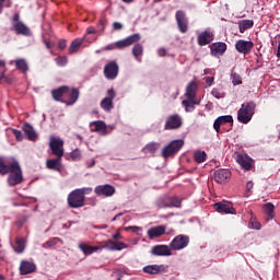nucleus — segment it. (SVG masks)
I'll return each instance as SVG.
<instances>
[{
    "label": "nucleus",
    "instance_id": "f257e3e1",
    "mask_svg": "<svg viewBox=\"0 0 280 280\" xmlns=\"http://www.w3.org/2000/svg\"><path fill=\"white\" fill-rule=\"evenodd\" d=\"M91 191H93V188H78L72 190L68 195V206L71 209H80L81 207H84L86 200L85 195L91 194Z\"/></svg>",
    "mask_w": 280,
    "mask_h": 280
},
{
    "label": "nucleus",
    "instance_id": "f03ea898",
    "mask_svg": "<svg viewBox=\"0 0 280 280\" xmlns=\"http://www.w3.org/2000/svg\"><path fill=\"white\" fill-rule=\"evenodd\" d=\"M255 108H257V104H255V102L243 104L237 113L238 121L241 124H248L255 115Z\"/></svg>",
    "mask_w": 280,
    "mask_h": 280
},
{
    "label": "nucleus",
    "instance_id": "7ed1b4c3",
    "mask_svg": "<svg viewBox=\"0 0 280 280\" xmlns=\"http://www.w3.org/2000/svg\"><path fill=\"white\" fill-rule=\"evenodd\" d=\"M8 183L11 187L15 185H21L23 183V171L19 162L14 163L9 171Z\"/></svg>",
    "mask_w": 280,
    "mask_h": 280
},
{
    "label": "nucleus",
    "instance_id": "20e7f679",
    "mask_svg": "<svg viewBox=\"0 0 280 280\" xmlns=\"http://www.w3.org/2000/svg\"><path fill=\"white\" fill-rule=\"evenodd\" d=\"M185 145V141L179 140H173L171 141L163 150H162V156L163 159H170V156H174L175 154H178L180 152V149Z\"/></svg>",
    "mask_w": 280,
    "mask_h": 280
},
{
    "label": "nucleus",
    "instance_id": "39448f33",
    "mask_svg": "<svg viewBox=\"0 0 280 280\" xmlns=\"http://www.w3.org/2000/svg\"><path fill=\"white\" fill-rule=\"evenodd\" d=\"M49 148L54 156L62 159L65 156V141L56 136L50 137Z\"/></svg>",
    "mask_w": 280,
    "mask_h": 280
},
{
    "label": "nucleus",
    "instance_id": "423d86ee",
    "mask_svg": "<svg viewBox=\"0 0 280 280\" xmlns=\"http://www.w3.org/2000/svg\"><path fill=\"white\" fill-rule=\"evenodd\" d=\"M189 246V236L179 234L173 238L170 243L171 250H183V248H187Z\"/></svg>",
    "mask_w": 280,
    "mask_h": 280
},
{
    "label": "nucleus",
    "instance_id": "0eeeda50",
    "mask_svg": "<svg viewBox=\"0 0 280 280\" xmlns=\"http://www.w3.org/2000/svg\"><path fill=\"white\" fill-rule=\"evenodd\" d=\"M183 127V118L178 114H173L166 118L164 130H178Z\"/></svg>",
    "mask_w": 280,
    "mask_h": 280
},
{
    "label": "nucleus",
    "instance_id": "6e6552de",
    "mask_svg": "<svg viewBox=\"0 0 280 280\" xmlns=\"http://www.w3.org/2000/svg\"><path fill=\"white\" fill-rule=\"evenodd\" d=\"M115 97H117L115 89L107 90V96L101 101V108H103V110H106V113H110V110L115 108V105L113 103V100H115Z\"/></svg>",
    "mask_w": 280,
    "mask_h": 280
},
{
    "label": "nucleus",
    "instance_id": "1a4fd4ad",
    "mask_svg": "<svg viewBox=\"0 0 280 280\" xmlns=\"http://www.w3.org/2000/svg\"><path fill=\"white\" fill-rule=\"evenodd\" d=\"M103 73L107 80H115L119 75V65H117V61L106 63Z\"/></svg>",
    "mask_w": 280,
    "mask_h": 280
},
{
    "label": "nucleus",
    "instance_id": "9d476101",
    "mask_svg": "<svg viewBox=\"0 0 280 280\" xmlns=\"http://www.w3.org/2000/svg\"><path fill=\"white\" fill-rule=\"evenodd\" d=\"M158 209H167V208H177L179 209L180 207V201L176 197H164L158 200L156 202Z\"/></svg>",
    "mask_w": 280,
    "mask_h": 280
},
{
    "label": "nucleus",
    "instance_id": "9b49d317",
    "mask_svg": "<svg viewBox=\"0 0 280 280\" xmlns=\"http://www.w3.org/2000/svg\"><path fill=\"white\" fill-rule=\"evenodd\" d=\"M141 40V35L133 34L125 39L118 40L115 43L116 49H126V47H130L131 45H135V43H139Z\"/></svg>",
    "mask_w": 280,
    "mask_h": 280
},
{
    "label": "nucleus",
    "instance_id": "f8f14e48",
    "mask_svg": "<svg viewBox=\"0 0 280 280\" xmlns=\"http://www.w3.org/2000/svg\"><path fill=\"white\" fill-rule=\"evenodd\" d=\"M80 98V90L78 88L70 89L68 86V91L66 92L63 104L66 106H73L75 102Z\"/></svg>",
    "mask_w": 280,
    "mask_h": 280
},
{
    "label": "nucleus",
    "instance_id": "ddd939ff",
    "mask_svg": "<svg viewBox=\"0 0 280 280\" xmlns=\"http://www.w3.org/2000/svg\"><path fill=\"white\" fill-rule=\"evenodd\" d=\"M253 47H255V44L250 40L238 39L235 44L236 51H238V54H243V56L250 54V51H253Z\"/></svg>",
    "mask_w": 280,
    "mask_h": 280
},
{
    "label": "nucleus",
    "instance_id": "4468645a",
    "mask_svg": "<svg viewBox=\"0 0 280 280\" xmlns=\"http://www.w3.org/2000/svg\"><path fill=\"white\" fill-rule=\"evenodd\" d=\"M235 154H236V163H238V165H241V167L246 172H250V170H253V163H255V161L252 160V158L248 156V154H241V153H235Z\"/></svg>",
    "mask_w": 280,
    "mask_h": 280
},
{
    "label": "nucleus",
    "instance_id": "2eb2a0df",
    "mask_svg": "<svg viewBox=\"0 0 280 280\" xmlns=\"http://www.w3.org/2000/svg\"><path fill=\"white\" fill-rule=\"evenodd\" d=\"M151 255L154 257H170L172 256V248L167 245H155L151 248Z\"/></svg>",
    "mask_w": 280,
    "mask_h": 280
},
{
    "label": "nucleus",
    "instance_id": "dca6fc26",
    "mask_svg": "<svg viewBox=\"0 0 280 280\" xmlns=\"http://www.w3.org/2000/svg\"><path fill=\"white\" fill-rule=\"evenodd\" d=\"M94 194H96V196H104L105 198H110V196L115 195V188L108 184L100 185L95 187Z\"/></svg>",
    "mask_w": 280,
    "mask_h": 280
},
{
    "label": "nucleus",
    "instance_id": "f3484780",
    "mask_svg": "<svg viewBox=\"0 0 280 280\" xmlns=\"http://www.w3.org/2000/svg\"><path fill=\"white\" fill-rule=\"evenodd\" d=\"M214 209L218 211V213H231L232 215L235 214V208H233V203L229 201L214 203Z\"/></svg>",
    "mask_w": 280,
    "mask_h": 280
},
{
    "label": "nucleus",
    "instance_id": "a211bd4d",
    "mask_svg": "<svg viewBox=\"0 0 280 280\" xmlns=\"http://www.w3.org/2000/svg\"><path fill=\"white\" fill-rule=\"evenodd\" d=\"M14 163H18L16 160H5L3 156H0V176L9 174Z\"/></svg>",
    "mask_w": 280,
    "mask_h": 280
},
{
    "label": "nucleus",
    "instance_id": "6ab92c4d",
    "mask_svg": "<svg viewBox=\"0 0 280 280\" xmlns=\"http://www.w3.org/2000/svg\"><path fill=\"white\" fill-rule=\"evenodd\" d=\"M213 42V33L211 31L201 32L197 37V43L200 47H205V45H210Z\"/></svg>",
    "mask_w": 280,
    "mask_h": 280
},
{
    "label": "nucleus",
    "instance_id": "aec40b11",
    "mask_svg": "<svg viewBox=\"0 0 280 280\" xmlns=\"http://www.w3.org/2000/svg\"><path fill=\"white\" fill-rule=\"evenodd\" d=\"M231 178V171L221 168L214 172V180L220 185H224Z\"/></svg>",
    "mask_w": 280,
    "mask_h": 280
},
{
    "label": "nucleus",
    "instance_id": "412c9836",
    "mask_svg": "<svg viewBox=\"0 0 280 280\" xmlns=\"http://www.w3.org/2000/svg\"><path fill=\"white\" fill-rule=\"evenodd\" d=\"M143 272L147 275H161L167 272V266L165 265H149L143 268Z\"/></svg>",
    "mask_w": 280,
    "mask_h": 280
},
{
    "label": "nucleus",
    "instance_id": "4be33fe9",
    "mask_svg": "<svg viewBox=\"0 0 280 280\" xmlns=\"http://www.w3.org/2000/svg\"><path fill=\"white\" fill-rule=\"evenodd\" d=\"M175 16H176V21H177L179 32H182V34H185L188 30L187 16L185 15V12L177 11Z\"/></svg>",
    "mask_w": 280,
    "mask_h": 280
},
{
    "label": "nucleus",
    "instance_id": "5701e85b",
    "mask_svg": "<svg viewBox=\"0 0 280 280\" xmlns=\"http://www.w3.org/2000/svg\"><path fill=\"white\" fill-rule=\"evenodd\" d=\"M67 91H68V86L62 85L58 89L52 90L51 95L56 102H62V104H65V100H66L65 97L67 95Z\"/></svg>",
    "mask_w": 280,
    "mask_h": 280
},
{
    "label": "nucleus",
    "instance_id": "b1692460",
    "mask_svg": "<svg viewBox=\"0 0 280 280\" xmlns=\"http://www.w3.org/2000/svg\"><path fill=\"white\" fill-rule=\"evenodd\" d=\"M35 270L36 265L34 262L22 260L20 265V275H31V272H35Z\"/></svg>",
    "mask_w": 280,
    "mask_h": 280
},
{
    "label": "nucleus",
    "instance_id": "393cba45",
    "mask_svg": "<svg viewBox=\"0 0 280 280\" xmlns=\"http://www.w3.org/2000/svg\"><path fill=\"white\" fill-rule=\"evenodd\" d=\"M165 235V226L164 225H158L154 228H151L148 230V236L150 240H154L156 237H161Z\"/></svg>",
    "mask_w": 280,
    "mask_h": 280
},
{
    "label": "nucleus",
    "instance_id": "a878e982",
    "mask_svg": "<svg viewBox=\"0 0 280 280\" xmlns=\"http://www.w3.org/2000/svg\"><path fill=\"white\" fill-rule=\"evenodd\" d=\"M13 30L16 34H20L21 36L32 35V32H30V27H27V25H25L23 22L13 23Z\"/></svg>",
    "mask_w": 280,
    "mask_h": 280
},
{
    "label": "nucleus",
    "instance_id": "bb28decb",
    "mask_svg": "<svg viewBox=\"0 0 280 280\" xmlns=\"http://www.w3.org/2000/svg\"><path fill=\"white\" fill-rule=\"evenodd\" d=\"M224 124H233V116L226 115V116H221V117L217 118L213 124V128H214L215 132H220V126H222Z\"/></svg>",
    "mask_w": 280,
    "mask_h": 280
},
{
    "label": "nucleus",
    "instance_id": "cd10ccee",
    "mask_svg": "<svg viewBox=\"0 0 280 280\" xmlns=\"http://www.w3.org/2000/svg\"><path fill=\"white\" fill-rule=\"evenodd\" d=\"M198 90V84L196 82L191 81L188 83L186 88V97L187 100H196V91Z\"/></svg>",
    "mask_w": 280,
    "mask_h": 280
},
{
    "label": "nucleus",
    "instance_id": "c85d7f7f",
    "mask_svg": "<svg viewBox=\"0 0 280 280\" xmlns=\"http://www.w3.org/2000/svg\"><path fill=\"white\" fill-rule=\"evenodd\" d=\"M23 132L24 135H26L27 139L30 141H36V131L34 130V127H32V125H30V122H26L23 126Z\"/></svg>",
    "mask_w": 280,
    "mask_h": 280
},
{
    "label": "nucleus",
    "instance_id": "c756f323",
    "mask_svg": "<svg viewBox=\"0 0 280 280\" xmlns=\"http://www.w3.org/2000/svg\"><path fill=\"white\" fill-rule=\"evenodd\" d=\"M211 51L213 56H218V55L222 56V54L226 51V45L222 42L214 43L211 45Z\"/></svg>",
    "mask_w": 280,
    "mask_h": 280
},
{
    "label": "nucleus",
    "instance_id": "7c9ffc66",
    "mask_svg": "<svg viewBox=\"0 0 280 280\" xmlns=\"http://www.w3.org/2000/svg\"><path fill=\"white\" fill-rule=\"evenodd\" d=\"M79 248H80V250H82V253L84 255H93V253H96V250L102 249V247H100V246H91L85 243L80 244Z\"/></svg>",
    "mask_w": 280,
    "mask_h": 280
},
{
    "label": "nucleus",
    "instance_id": "2f4dec72",
    "mask_svg": "<svg viewBox=\"0 0 280 280\" xmlns=\"http://www.w3.org/2000/svg\"><path fill=\"white\" fill-rule=\"evenodd\" d=\"M14 62H15L16 69L22 73H27V71H30V65H27V60L16 59Z\"/></svg>",
    "mask_w": 280,
    "mask_h": 280
},
{
    "label": "nucleus",
    "instance_id": "473e14b6",
    "mask_svg": "<svg viewBox=\"0 0 280 280\" xmlns=\"http://www.w3.org/2000/svg\"><path fill=\"white\" fill-rule=\"evenodd\" d=\"M62 158L57 156V159H52V160H47L46 161V166L48 170H55L56 172H58L60 170V161Z\"/></svg>",
    "mask_w": 280,
    "mask_h": 280
},
{
    "label": "nucleus",
    "instance_id": "72a5a7b5",
    "mask_svg": "<svg viewBox=\"0 0 280 280\" xmlns=\"http://www.w3.org/2000/svg\"><path fill=\"white\" fill-rule=\"evenodd\" d=\"M82 43H84V37L74 39L69 47V52L75 54L78 51V49H80V47H82Z\"/></svg>",
    "mask_w": 280,
    "mask_h": 280
},
{
    "label": "nucleus",
    "instance_id": "f704fd0d",
    "mask_svg": "<svg viewBox=\"0 0 280 280\" xmlns=\"http://www.w3.org/2000/svg\"><path fill=\"white\" fill-rule=\"evenodd\" d=\"M253 25H254V22L252 20H243L238 22V30L241 34H244V32H246V30H250Z\"/></svg>",
    "mask_w": 280,
    "mask_h": 280
},
{
    "label": "nucleus",
    "instance_id": "c9c22d12",
    "mask_svg": "<svg viewBox=\"0 0 280 280\" xmlns=\"http://www.w3.org/2000/svg\"><path fill=\"white\" fill-rule=\"evenodd\" d=\"M91 128H94V132H104L106 130V124L102 120L91 122Z\"/></svg>",
    "mask_w": 280,
    "mask_h": 280
},
{
    "label": "nucleus",
    "instance_id": "e433bc0d",
    "mask_svg": "<svg viewBox=\"0 0 280 280\" xmlns=\"http://www.w3.org/2000/svg\"><path fill=\"white\" fill-rule=\"evenodd\" d=\"M156 150H159V143L150 142L142 149V152H144V153L150 152V154H154V152H156Z\"/></svg>",
    "mask_w": 280,
    "mask_h": 280
},
{
    "label": "nucleus",
    "instance_id": "4c0bfd02",
    "mask_svg": "<svg viewBox=\"0 0 280 280\" xmlns=\"http://www.w3.org/2000/svg\"><path fill=\"white\" fill-rule=\"evenodd\" d=\"M183 106H185V110L186 113H191V110H194V108H196V101L194 100H184L182 102Z\"/></svg>",
    "mask_w": 280,
    "mask_h": 280
},
{
    "label": "nucleus",
    "instance_id": "58836bf2",
    "mask_svg": "<svg viewBox=\"0 0 280 280\" xmlns=\"http://www.w3.org/2000/svg\"><path fill=\"white\" fill-rule=\"evenodd\" d=\"M132 56H135L136 60H139V57L143 56V45L136 44L132 48Z\"/></svg>",
    "mask_w": 280,
    "mask_h": 280
},
{
    "label": "nucleus",
    "instance_id": "ea45409f",
    "mask_svg": "<svg viewBox=\"0 0 280 280\" xmlns=\"http://www.w3.org/2000/svg\"><path fill=\"white\" fill-rule=\"evenodd\" d=\"M194 159L196 163H205V161H207V153L205 151H196Z\"/></svg>",
    "mask_w": 280,
    "mask_h": 280
},
{
    "label": "nucleus",
    "instance_id": "a19ab883",
    "mask_svg": "<svg viewBox=\"0 0 280 280\" xmlns=\"http://www.w3.org/2000/svg\"><path fill=\"white\" fill-rule=\"evenodd\" d=\"M264 209H265L267 215H269V218H271V219L275 218V205L272 202L265 203Z\"/></svg>",
    "mask_w": 280,
    "mask_h": 280
},
{
    "label": "nucleus",
    "instance_id": "79ce46f5",
    "mask_svg": "<svg viewBox=\"0 0 280 280\" xmlns=\"http://www.w3.org/2000/svg\"><path fill=\"white\" fill-rule=\"evenodd\" d=\"M15 253H23L25 250V238H18L14 247Z\"/></svg>",
    "mask_w": 280,
    "mask_h": 280
},
{
    "label": "nucleus",
    "instance_id": "37998d69",
    "mask_svg": "<svg viewBox=\"0 0 280 280\" xmlns=\"http://www.w3.org/2000/svg\"><path fill=\"white\" fill-rule=\"evenodd\" d=\"M128 248V245L121 241H115L113 250H124Z\"/></svg>",
    "mask_w": 280,
    "mask_h": 280
},
{
    "label": "nucleus",
    "instance_id": "c03bdc74",
    "mask_svg": "<svg viewBox=\"0 0 280 280\" xmlns=\"http://www.w3.org/2000/svg\"><path fill=\"white\" fill-rule=\"evenodd\" d=\"M72 161H80L82 159V152L79 149L73 150L70 153Z\"/></svg>",
    "mask_w": 280,
    "mask_h": 280
},
{
    "label": "nucleus",
    "instance_id": "a18cd8bd",
    "mask_svg": "<svg viewBox=\"0 0 280 280\" xmlns=\"http://www.w3.org/2000/svg\"><path fill=\"white\" fill-rule=\"evenodd\" d=\"M232 84L234 86H237V84H242V77H240V74H237V73H233L232 74Z\"/></svg>",
    "mask_w": 280,
    "mask_h": 280
},
{
    "label": "nucleus",
    "instance_id": "49530a36",
    "mask_svg": "<svg viewBox=\"0 0 280 280\" xmlns=\"http://www.w3.org/2000/svg\"><path fill=\"white\" fill-rule=\"evenodd\" d=\"M103 248H108V250H113V248H115V241H105V245L103 246Z\"/></svg>",
    "mask_w": 280,
    "mask_h": 280
},
{
    "label": "nucleus",
    "instance_id": "de8ad7c7",
    "mask_svg": "<svg viewBox=\"0 0 280 280\" xmlns=\"http://www.w3.org/2000/svg\"><path fill=\"white\" fill-rule=\"evenodd\" d=\"M12 132L18 141H23V133L21 132V130L13 129Z\"/></svg>",
    "mask_w": 280,
    "mask_h": 280
},
{
    "label": "nucleus",
    "instance_id": "09e8293b",
    "mask_svg": "<svg viewBox=\"0 0 280 280\" xmlns=\"http://www.w3.org/2000/svg\"><path fill=\"white\" fill-rule=\"evenodd\" d=\"M250 228L252 229H256V231H259V229H261V223H259V221H250Z\"/></svg>",
    "mask_w": 280,
    "mask_h": 280
},
{
    "label": "nucleus",
    "instance_id": "8fccbe9b",
    "mask_svg": "<svg viewBox=\"0 0 280 280\" xmlns=\"http://www.w3.org/2000/svg\"><path fill=\"white\" fill-rule=\"evenodd\" d=\"M57 65H60L61 67L67 65V58L66 57H58L56 59Z\"/></svg>",
    "mask_w": 280,
    "mask_h": 280
},
{
    "label": "nucleus",
    "instance_id": "3c124183",
    "mask_svg": "<svg viewBox=\"0 0 280 280\" xmlns=\"http://www.w3.org/2000/svg\"><path fill=\"white\" fill-rule=\"evenodd\" d=\"M158 55H159L161 58H164V56H167V49H165V48H159V49H158Z\"/></svg>",
    "mask_w": 280,
    "mask_h": 280
},
{
    "label": "nucleus",
    "instance_id": "603ef678",
    "mask_svg": "<svg viewBox=\"0 0 280 280\" xmlns=\"http://www.w3.org/2000/svg\"><path fill=\"white\" fill-rule=\"evenodd\" d=\"M112 277H116L117 280H121V277H124V273L119 270L114 271Z\"/></svg>",
    "mask_w": 280,
    "mask_h": 280
},
{
    "label": "nucleus",
    "instance_id": "864d4df0",
    "mask_svg": "<svg viewBox=\"0 0 280 280\" xmlns=\"http://www.w3.org/2000/svg\"><path fill=\"white\" fill-rule=\"evenodd\" d=\"M59 49H65L67 47V40L60 39L58 43Z\"/></svg>",
    "mask_w": 280,
    "mask_h": 280
},
{
    "label": "nucleus",
    "instance_id": "5fc2aeb1",
    "mask_svg": "<svg viewBox=\"0 0 280 280\" xmlns=\"http://www.w3.org/2000/svg\"><path fill=\"white\" fill-rule=\"evenodd\" d=\"M114 242H117V240H122L121 233L117 231L115 234H113Z\"/></svg>",
    "mask_w": 280,
    "mask_h": 280
},
{
    "label": "nucleus",
    "instance_id": "6e6d98bb",
    "mask_svg": "<svg viewBox=\"0 0 280 280\" xmlns=\"http://www.w3.org/2000/svg\"><path fill=\"white\" fill-rule=\"evenodd\" d=\"M122 27H124V25L119 22H114L113 23V28L116 30V31L121 30Z\"/></svg>",
    "mask_w": 280,
    "mask_h": 280
},
{
    "label": "nucleus",
    "instance_id": "4d7b16f0",
    "mask_svg": "<svg viewBox=\"0 0 280 280\" xmlns=\"http://www.w3.org/2000/svg\"><path fill=\"white\" fill-rule=\"evenodd\" d=\"M115 48H117V46H115V44H109L105 48H103V50L104 51H110V50H113Z\"/></svg>",
    "mask_w": 280,
    "mask_h": 280
},
{
    "label": "nucleus",
    "instance_id": "13d9d810",
    "mask_svg": "<svg viewBox=\"0 0 280 280\" xmlns=\"http://www.w3.org/2000/svg\"><path fill=\"white\" fill-rule=\"evenodd\" d=\"M86 34H97V30H95L93 26H90L86 28Z\"/></svg>",
    "mask_w": 280,
    "mask_h": 280
},
{
    "label": "nucleus",
    "instance_id": "bf43d9fd",
    "mask_svg": "<svg viewBox=\"0 0 280 280\" xmlns=\"http://www.w3.org/2000/svg\"><path fill=\"white\" fill-rule=\"evenodd\" d=\"M20 19H21V15H19V13H15L13 15V23H21Z\"/></svg>",
    "mask_w": 280,
    "mask_h": 280
},
{
    "label": "nucleus",
    "instance_id": "052dcab7",
    "mask_svg": "<svg viewBox=\"0 0 280 280\" xmlns=\"http://www.w3.org/2000/svg\"><path fill=\"white\" fill-rule=\"evenodd\" d=\"M213 77H208L207 79H206V83L208 84V86H211V84H213Z\"/></svg>",
    "mask_w": 280,
    "mask_h": 280
},
{
    "label": "nucleus",
    "instance_id": "680f3d73",
    "mask_svg": "<svg viewBox=\"0 0 280 280\" xmlns=\"http://www.w3.org/2000/svg\"><path fill=\"white\" fill-rule=\"evenodd\" d=\"M246 189H247V191H250V189H253V182H248L246 184Z\"/></svg>",
    "mask_w": 280,
    "mask_h": 280
},
{
    "label": "nucleus",
    "instance_id": "e2e57ef3",
    "mask_svg": "<svg viewBox=\"0 0 280 280\" xmlns=\"http://www.w3.org/2000/svg\"><path fill=\"white\" fill-rule=\"evenodd\" d=\"M128 229H131V231H133L135 233H137V231H141V228L139 226H130Z\"/></svg>",
    "mask_w": 280,
    "mask_h": 280
},
{
    "label": "nucleus",
    "instance_id": "0e129e2a",
    "mask_svg": "<svg viewBox=\"0 0 280 280\" xmlns=\"http://www.w3.org/2000/svg\"><path fill=\"white\" fill-rule=\"evenodd\" d=\"M122 214L121 213H118L116 214L113 219H112V222H115L119 217H121Z\"/></svg>",
    "mask_w": 280,
    "mask_h": 280
},
{
    "label": "nucleus",
    "instance_id": "69168bd1",
    "mask_svg": "<svg viewBox=\"0 0 280 280\" xmlns=\"http://www.w3.org/2000/svg\"><path fill=\"white\" fill-rule=\"evenodd\" d=\"M0 67H5V60L0 59Z\"/></svg>",
    "mask_w": 280,
    "mask_h": 280
},
{
    "label": "nucleus",
    "instance_id": "338daca9",
    "mask_svg": "<svg viewBox=\"0 0 280 280\" xmlns=\"http://www.w3.org/2000/svg\"><path fill=\"white\" fill-rule=\"evenodd\" d=\"M46 244H47V246H54L56 243H54V241H49Z\"/></svg>",
    "mask_w": 280,
    "mask_h": 280
},
{
    "label": "nucleus",
    "instance_id": "774afa93",
    "mask_svg": "<svg viewBox=\"0 0 280 280\" xmlns=\"http://www.w3.org/2000/svg\"><path fill=\"white\" fill-rule=\"evenodd\" d=\"M277 56H278V58H280V45H279V47H278Z\"/></svg>",
    "mask_w": 280,
    "mask_h": 280
}]
</instances>
